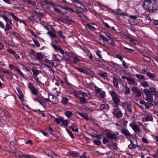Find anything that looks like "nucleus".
Masks as SVG:
<instances>
[{
	"label": "nucleus",
	"mask_w": 158,
	"mask_h": 158,
	"mask_svg": "<svg viewBox=\"0 0 158 158\" xmlns=\"http://www.w3.org/2000/svg\"><path fill=\"white\" fill-rule=\"evenodd\" d=\"M157 0H145L143 7L146 10L151 13L156 12L157 10Z\"/></svg>",
	"instance_id": "obj_1"
},
{
	"label": "nucleus",
	"mask_w": 158,
	"mask_h": 158,
	"mask_svg": "<svg viewBox=\"0 0 158 158\" xmlns=\"http://www.w3.org/2000/svg\"><path fill=\"white\" fill-rule=\"evenodd\" d=\"M109 93L112 97V100L114 103L118 106L120 102V99L116 93L113 90L110 91Z\"/></svg>",
	"instance_id": "obj_2"
},
{
	"label": "nucleus",
	"mask_w": 158,
	"mask_h": 158,
	"mask_svg": "<svg viewBox=\"0 0 158 158\" xmlns=\"http://www.w3.org/2000/svg\"><path fill=\"white\" fill-rule=\"evenodd\" d=\"M42 69L47 76H50L53 73V71L51 67L47 64H44V66L43 67Z\"/></svg>",
	"instance_id": "obj_3"
},
{
	"label": "nucleus",
	"mask_w": 158,
	"mask_h": 158,
	"mask_svg": "<svg viewBox=\"0 0 158 158\" xmlns=\"http://www.w3.org/2000/svg\"><path fill=\"white\" fill-rule=\"evenodd\" d=\"M28 87L31 90L32 93L35 95H37L38 94V91L37 89L33 85V84L30 82L28 83Z\"/></svg>",
	"instance_id": "obj_4"
},
{
	"label": "nucleus",
	"mask_w": 158,
	"mask_h": 158,
	"mask_svg": "<svg viewBox=\"0 0 158 158\" xmlns=\"http://www.w3.org/2000/svg\"><path fill=\"white\" fill-rule=\"evenodd\" d=\"M132 91L135 94L137 97H140L141 96V92L140 90L137 87H133L131 88Z\"/></svg>",
	"instance_id": "obj_5"
},
{
	"label": "nucleus",
	"mask_w": 158,
	"mask_h": 158,
	"mask_svg": "<svg viewBox=\"0 0 158 158\" xmlns=\"http://www.w3.org/2000/svg\"><path fill=\"white\" fill-rule=\"evenodd\" d=\"M149 89H144L143 90V92L147 91V90L148 91V93L151 94L152 95H156V89L153 87H150L149 88Z\"/></svg>",
	"instance_id": "obj_6"
},
{
	"label": "nucleus",
	"mask_w": 158,
	"mask_h": 158,
	"mask_svg": "<svg viewBox=\"0 0 158 158\" xmlns=\"http://www.w3.org/2000/svg\"><path fill=\"white\" fill-rule=\"evenodd\" d=\"M147 91L143 92L146 96H147V98H146V100L150 102H152L153 100V97L152 95L151 94L148 93V91L147 90Z\"/></svg>",
	"instance_id": "obj_7"
},
{
	"label": "nucleus",
	"mask_w": 158,
	"mask_h": 158,
	"mask_svg": "<svg viewBox=\"0 0 158 158\" xmlns=\"http://www.w3.org/2000/svg\"><path fill=\"white\" fill-rule=\"evenodd\" d=\"M51 45L54 49L55 51H59L62 54H64V51L59 46H57L56 44H51Z\"/></svg>",
	"instance_id": "obj_8"
},
{
	"label": "nucleus",
	"mask_w": 158,
	"mask_h": 158,
	"mask_svg": "<svg viewBox=\"0 0 158 158\" xmlns=\"http://www.w3.org/2000/svg\"><path fill=\"white\" fill-rule=\"evenodd\" d=\"M51 45L54 49L55 51H59L62 54H64V51L59 46H57L56 44H51Z\"/></svg>",
	"instance_id": "obj_9"
},
{
	"label": "nucleus",
	"mask_w": 158,
	"mask_h": 158,
	"mask_svg": "<svg viewBox=\"0 0 158 158\" xmlns=\"http://www.w3.org/2000/svg\"><path fill=\"white\" fill-rule=\"evenodd\" d=\"M37 101L42 105L43 107H44L46 105V103L44 100V98L42 96H40L37 99Z\"/></svg>",
	"instance_id": "obj_10"
},
{
	"label": "nucleus",
	"mask_w": 158,
	"mask_h": 158,
	"mask_svg": "<svg viewBox=\"0 0 158 158\" xmlns=\"http://www.w3.org/2000/svg\"><path fill=\"white\" fill-rule=\"evenodd\" d=\"M114 13L118 15L123 16H128V14L126 12H123L120 9H118L116 11L114 12Z\"/></svg>",
	"instance_id": "obj_11"
},
{
	"label": "nucleus",
	"mask_w": 158,
	"mask_h": 158,
	"mask_svg": "<svg viewBox=\"0 0 158 158\" xmlns=\"http://www.w3.org/2000/svg\"><path fill=\"white\" fill-rule=\"evenodd\" d=\"M107 137L110 139H115L116 138V135L115 134H112L109 132L106 134Z\"/></svg>",
	"instance_id": "obj_12"
},
{
	"label": "nucleus",
	"mask_w": 158,
	"mask_h": 158,
	"mask_svg": "<svg viewBox=\"0 0 158 158\" xmlns=\"http://www.w3.org/2000/svg\"><path fill=\"white\" fill-rule=\"evenodd\" d=\"M109 109V106L108 104H102L100 106V110H105L106 111H107Z\"/></svg>",
	"instance_id": "obj_13"
},
{
	"label": "nucleus",
	"mask_w": 158,
	"mask_h": 158,
	"mask_svg": "<svg viewBox=\"0 0 158 158\" xmlns=\"http://www.w3.org/2000/svg\"><path fill=\"white\" fill-rule=\"evenodd\" d=\"M78 114L81 116L82 118L85 119L86 120H89V118L88 117V115L86 113H81L79 112H77Z\"/></svg>",
	"instance_id": "obj_14"
},
{
	"label": "nucleus",
	"mask_w": 158,
	"mask_h": 158,
	"mask_svg": "<svg viewBox=\"0 0 158 158\" xmlns=\"http://www.w3.org/2000/svg\"><path fill=\"white\" fill-rule=\"evenodd\" d=\"M69 128L71 129L72 131H73L78 132L79 131L78 127L77 126V125L75 123L73 124Z\"/></svg>",
	"instance_id": "obj_15"
},
{
	"label": "nucleus",
	"mask_w": 158,
	"mask_h": 158,
	"mask_svg": "<svg viewBox=\"0 0 158 158\" xmlns=\"http://www.w3.org/2000/svg\"><path fill=\"white\" fill-rule=\"evenodd\" d=\"M1 16L5 21L6 23H9L11 24L12 21L10 18H9L7 16L4 15H2Z\"/></svg>",
	"instance_id": "obj_16"
},
{
	"label": "nucleus",
	"mask_w": 158,
	"mask_h": 158,
	"mask_svg": "<svg viewBox=\"0 0 158 158\" xmlns=\"http://www.w3.org/2000/svg\"><path fill=\"white\" fill-rule=\"evenodd\" d=\"M129 125L134 131H139L140 130L139 127L135 124H133L132 123H131Z\"/></svg>",
	"instance_id": "obj_17"
},
{
	"label": "nucleus",
	"mask_w": 158,
	"mask_h": 158,
	"mask_svg": "<svg viewBox=\"0 0 158 158\" xmlns=\"http://www.w3.org/2000/svg\"><path fill=\"white\" fill-rule=\"evenodd\" d=\"M121 132L122 134H124L125 136H130L131 134L129 132V131L127 129H123L121 131Z\"/></svg>",
	"instance_id": "obj_18"
},
{
	"label": "nucleus",
	"mask_w": 158,
	"mask_h": 158,
	"mask_svg": "<svg viewBox=\"0 0 158 158\" xmlns=\"http://www.w3.org/2000/svg\"><path fill=\"white\" fill-rule=\"evenodd\" d=\"M45 154L49 157H51L53 158H56V157L57 155V154L54 153L53 152L51 151L50 152H45Z\"/></svg>",
	"instance_id": "obj_19"
},
{
	"label": "nucleus",
	"mask_w": 158,
	"mask_h": 158,
	"mask_svg": "<svg viewBox=\"0 0 158 158\" xmlns=\"http://www.w3.org/2000/svg\"><path fill=\"white\" fill-rule=\"evenodd\" d=\"M68 154L74 157H77L80 156L79 153L75 151H69L68 152Z\"/></svg>",
	"instance_id": "obj_20"
},
{
	"label": "nucleus",
	"mask_w": 158,
	"mask_h": 158,
	"mask_svg": "<svg viewBox=\"0 0 158 158\" xmlns=\"http://www.w3.org/2000/svg\"><path fill=\"white\" fill-rule=\"evenodd\" d=\"M12 23L11 24L9 23H6V27L4 28L5 31L6 32L8 30L11 29L12 28Z\"/></svg>",
	"instance_id": "obj_21"
},
{
	"label": "nucleus",
	"mask_w": 158,
	"mask_h": 158,
	"mask_svg": "<svg viewBox=\"0 0 158 158\" xmlns=\"http://www.w3.org/2000/svg\"><path fill=\"white\" fill-rule=\"evenodd\" d=\"M86 26L89 28L92 29L93 30H96V27H97V25L94 24H90L87 23L86 24Z\"/></svg>",
	"instance_id": "obj_22"
},
{
	"label": "nucleus",
	"mask_w": 158,
	"mask_h": 158,
	"mask_svg": "<svg viewBox=\"0 0 158 158\" xmlns=\"http://www.w3.org/2000/svg\"><path fill=\"white\" fill-rule=\"evenodd\" d=\"M79 99L80 103L81 104H84L86 102L88 103L86 98L84 97H79Z\"/></svg>",
	"instance_id": "obj_23"
},
{
	"label": "nucleus",
	"mask_w": 158,
	"mask_h": 158,
	"mask_svg": "<svg viewBox=\"0 0 158 158\" xmlns=\"http://www.w3.org/2000/svg\"><path fill=\"white\" fill-rule=\"evenodd\" d=\"M60 64V61L57 60H52V65L55 67H56L59 66Z\"/></svg>",
	"instance_id": "obj_24"
},
{
	"label": "nucleus",
	"mask_w": 158,
	"mask_h": 158,
	"mask_svg": "<svg viewBox=\"0 0 158 158\" xmlns=\"http://www.w3.org/2000/svg\"><path fill=\"white\" fill-rule=\"evenodd\" d=\"M123 113L120 111H117L115 114H114V115L117 118H119L122 117L123 116Z\"/></svg>",
	"instance_id": "obj_25"
},
{
	"label": "nucleus",
	"mask_w": 158,
	"mask_h": 158,
	"mask_svg": "<svg viewBox=\"0 0 158 158\" xmlns=\"http://www.w3.org/2000/svg\"><path fill=\"white\" fill-rule=\"evenodd\" d=\"M63 9L64 10H68L69 11V12L70 13H71L72 12L75 13L76 12L72 8L67 6L64 7L63 8Z\"/></svg>",
	"instance_id": "obj_26"
},
{
	"label": "nucleus",
	"mask_w": 158,
	"mask_h": 158,
	"mask_svg": "<svg viewBox=\"0 0 158 158\" xmlns=\"http://www.w3.org/2000/svg\"><path fill=\"white\" fill-rule=\"evenodd\" d=\"M47 34L49 35L52 38H57V36L55 33H53L51 31H49L47 32Z\"/></svg>",
	"instance_id": "obj_27"
},
{
	"label": "nucleus",
	"mask_w": 158,
	"mask_h": 158,
	"mask_svg": "<svg viewBox=\"0 0 158 158\" xmlns=\"http://www.w3.org/2000/svg\"><path fill=\"white\" fill-rule=\"evenodd\" d=\"M113 83L115 87H118V83L117 80L115 77H113Z\"/></svg>",
	"instance_id": "obj_28"
},
{
	"label": "nucleus",
	"mask_w": 158,
	"mask_h": 158,
	"mask_svg": "<svg viewBox=\"0 0 158 158\" xmlns=\"http://www.w3.org/2000/svg\"><path fill=\"white\" fill-rule=\"evenodd\" d=\"M53 57L55 58V60L59 61H60L62 60V58L58 54H54Z\"/></svg>",
	"instance_id": "obj_29"
},
{
	"label": "nucleus",
	"mask_w": 158,
	"mask_h": 158,
	"mask_svg": "<svg viewBox=\"0 0 158 158\" xmlns=\"http://www.w3.org/2000/svg\"><path fill=\"white\" fill-rule=\"evenodd\" d=\"M75 6L78 8L81 9H85V7L82 4L81 2L80 3H78V4H77V3L76 4H75Z\"/></svg>",
	"instance_id": "obj_30"
},
{
	"label": "nucleus",
	"mask_w": 158,
	"mask_h": 158,
	"mask_svg": "<svg viewBox=\"0 0 158 158\" xmlns=\"http://www.w3.org/2000/svg\"><path fill=\"white\" fill-rule=\"evenodd\" d=\"M36 57L39 60H40L43 58V55L41 52L36 53L35 55Z\"/></svg>",
	"instance_id": "obj_31"
},
{
	"label": "nucleus",
	"mask_w": 158,
	"mask_h": 158,
	"mask_svg": "<svg viewBox=\"0 0 158 158\" xmlns=\"http://www.w3.org/2000/svg\"><path fill=\"white\" fill-rule=\"evenodd\" d=\"M128 81L129 84H130L134 85L135 83V80L133 78L131 77H129V79L128 80Z\"/></svg>",
	"instance_id": "obj_32"
},
{
	"label": "nucleus",
	"mask_w": 158,
	"mask_h": 158,
	"mask_svg": "<svg viewBox=\"0 0 158 158\" xmlns=\"http://www.w3.org/2000/svg\"><path fill=\"white\" fill-rule=\"evenodd\" d=\"M91 136L93 138H96L98 139H101L102 137V135H99L95 134H94L91 135Z\"/></svg>",
	"instance_id": "obj_33"
},
{
	"label": "nucleus",
	"mask_w": 158,
	"mask_h": 158,
	"mask_svg": "<svg viewBox=\"0 0 158 158\" xmlns=\"http://www.w3.org/2000/svg\"><path fill=\"white\" fill-rule=\"evenodd\" d=\"M15 155L17 156L20 158H23V157H24V155L22 152H16Z\"/></svg>",
	"instance_id": "obj_34"
},
{
	"label": "nucleus",
	"mask_w": 158,
	"mask_h": 158,
	"mask_svg": "<svg viewBox=\"0 0 158 158\" xmlns=\"http://www.w3.org/2000/svg\"><path fill=\"white\" fill-rule=\"evenodd\" d=\"M77 69L81 73H83L85 74H87V72L85 71L81 67L77 68Z\"/></svg>",
	"instance_id": "obj_35"
},
{
	"label": "nucleus",
	"mask_w": 158,
	"mask_h": 158,
	"mask_svg": "<svg viewBox=\"0 0 158 158\" xmlns=\"http://www.w3.org/2000/svg\"><path fill=\"white\" fill-rule=\"evenodd\" d=\"M63 33V31H60L57 32V34L58 35L61 37L62 39H64L65 38V36L62 33Z\"/></svg>",
	"instance_id": "obj_36"
},
{
	"label": "nucleus",
	"mask_w": 158,
	"mask_h": 158,
	"mask_svg": "<svg viewBox=\"0 0 158 158\" xmlns=\"http://www.w3.org/2000/svg\"><path fill=\"white\" fill-rule=\"evenodd\" d=\"M65 115L68 118L70 117L73 114L72 112L70 111H67L65 113Z\"/></svg>",
	"instance_id": "obj_37"
},
{
	"label": "nucleus",
	"mask_w": 158,
	"mask_h": 158,
	"mask_svg": "<svg viewBox=\"0 0 158 158\" xmlns=\"http://www.w3.org/2000/svg\"><path fill=\"white\" fill-rule=\"evenodd\" d=\"M129 41L134 45H136L138 43L137 41L136 40L132 39L131 38H130Z\"/></svg>",
	"instance_id": "obj_38"
},
{
	"label": "nucleus",
	"mask_w": 158,
	"mask_h": 158,
	"mask_svg": "<svg viewBox=\"0 0 158 158\" xmlns=\"http://www.w3.org/2000/svg\"><path fill=\"white\" fill-rule=\"evenodd\" d=\"M125 94H129L130 92V88L127 86V85H125Z\"/></svg>",
	"instance_id": "obj_39"
},
{
	"label": "nucleus",
	"mask_w": 158,
	"mask_h": 158,
	"mask_svg": "<svg viewBox=\"0 0 158 158\" xmlns=\"http://www.w3.org/2000/svg\"><path fill=\"white\" fill-rule=\"evenodd\" d=\"M131 143L128 145V148L130 149H132L133 148H136V146L135 144L133 143L132 141H131Z\"/></svg>",
	"instance_id": "obj_40"
},
{
	"label": "nucleus",
	"mask_w": 158,
	"mask_h": 158,
	"mask_svg": "<svg viewBox=\"0 0 158 158\" xmlns=\"http://www.w3.org/2000/svg\"><path fill=\"white\" fill-rule=\"evenodd\" d=\"M145 119L146 121H152L153 119V118L151 115H148L145 117Z\"/></svg>",
	"instance_id": "obj_41"
},
{
	"label": "nucleus",
	"mask_w": 158,
	"mask_h": 158,
	"mask_svg": "<svg viewBox=\"0 0 158 158\" xmlns=\"http://www.w3.org/2000/svg\"><path fill=\"white\" fill-rule=\"evenodd\" d=\"M32 71L33 72V74L34 77H36L39 73V71L37 70H35V69H32Z\"/></svg>",
	"instance_id": "obj_42"
},
{
	"label": "nucleus",
	"mask_w": 158,
	"mask_h": 158,
	"mask_svg": "<svg viewBox=\"0 0 158 158\" xmlns=\"http://www.w3.org/2000/svg\"><path fill=\"white\" fill-rule=\"evenodd\" d=\"M136 77L139 79L143 80L144 79V77L143 75L137 74L135 75Z\"/></svg>",
	"instance_id": "obj_43"
},
{
	"label": "nucleus",
	"mask_w": 158,
	"mask_h": 158,
	"mask_svg": "<svg viewBox=\"0 0 158 158\" xmlns=\"http://www.w3.org/2000/svg\"><path fill=\"white\" fill-rule=\"evenodd\" d=\"M69 99L66 97H63L62 100L61 102L63 103L66 104L68 102Z\"/></svg>",
	"instance_id": "obj_44"
},
{
	"label": "nucleus",
	"mask_w": 158,
	"mask_h": 158,
	"mask_svg": "<svg viewBox=\"0 0 158 158\" xmlns=\"http://www.w3.org/2000/svg\"><path fill=\"white\" fill-rule=\"evenodd\" d=\"M147 76L149 78H153L155 77L154 74L149 72H148L147 73Z\"/></svg>",
	"instance_id": "obj_45"
},
{
	"label": "nucleus",
	"mask_w": 158,
	"mask_h": 158,
	"mask_svg": "<svg viewBox=\"0 0 158 158\" xmlns=\"http://www.w3.org/2000/svg\"><path fill=\"white\" fill-rule=\"evenodd\" d=\"M66 130L67 132L68 133L69 135H70V137L73 139L74 138V136L72 134V132L70 131L69 130L67 129H66Z\"/></svg>",
	"instance_id": "obj_46"
},
{
	"label": "nucleus",
	"mask_w": 158,
	"mask_h": 158,
	"mask_svg": "<svg viewBox=\"0 0 158 158\" xmlns=\"http://www.w3.org/2000/svg\"><path fill=\"white\" fill-rule=\"evenodd\" d=\"M130 17H131V19H129V21L130 22H134V20H135L136 18L137 17L135 16H132V15H130Z\"/></svg>",
	"instance_id": "obj_47"
},
{
	"label": "nucleus",
	"mask_w": 158,
	"mask_h": 158,
	"mask_svg": "<svg viewBox=\"0 0 158 158\" xmlns=\"http://www.w3.org/2000/svg\"><path fill=\"white\" fill-rule=\"evenodd\" d=\"M55 121L57 124H60V122H62V118H55Z\"/></svg>",
	"instance_id": "obj_48"
},
{
	"label": "nucleus",
	"mask_w": 158,
	"mask_h": 158,
	"mask_svg": "<svg viewBox=\"0 0 158 158\" xmlns=\"http://www.w3.org/2000/svg\"><path fill=\"white\" fill-rule=\"evenodd\" d=\"M101 38V39L103 40L104 41H108L109 40L107 38L105 37H104L103 35H101L99 36Z\"/></svg>",
	"instance_id": "obj_49"
},
{
	"label": "nucleus",
	"mask_w": 158,
	"mask_h": 158,
	"mask_svg": "<svg viewBox=\"0 0 158 158\" xmlns=\"http://www.w3.org/2000/svg\"><path fill=\"white\" fill-rule=\"evenodd\" d=\"M141 85L144 87H147L148 86V84L146 81H144L141 83Z\"/></svg>",
	"instance_id": "obj_50"
},
{
	"label": "nucleus",
	"mask_w": 158,
	"mask_h": 158,
	"mask_svg": "<svg viewBox=\"0 0 158 158\" xmlns=\"http://www.w3.org/2000/svg\"><path fill=\"white\" fill-rule=\"evenodd\" d=\"M98 75H100V76L103 77H107V73L106 72H104L102 73H99Z\"/></svg>",
	"instance_id": "obj_51"
},
{
	"label": "nucleus",
	"mask_w": 158,
	"mask_h": 158,
	"mask_svg": "<svg viewBox=\"0 0 158 158\" xmlns=\"http://www.w3.org/2000/svg\"><path fill=\"white\" fill-rule=\"evenodd\" d=\"M127 110L129 113H131L132 112V106L130 104H128L127 106Z\"/></svg>",
	"instance_id": "obj_52"
},
{
	"label": "nucleus",
	"mask_w": 158,
	"mask_h": 158,
	"mask_svg": "<svg viewBox=\"0 0 158 158\" xmlns=\"http://www.w3.org/2000/svg\"><path fill=\"white\" fill-rule=\"evenodd\" d=\"M145 57L144 60L147 62H148L151 61V59L149 56L146 55H143Z\"/></svg>",
	"instance_id": "obj_53"
},
{
	"label": "nucleus",
	"mask_w": 158,
	"mask_h": 158,
	"mask_svg": "<svg viewBox=\"0 0 158 158\" xmlns=\"http://www.w3.org/2000/svg\"><path fill=\"white\" fill-rule=\"evenodd\" d=\"M4 73L9 74L11 73L10 71L9 70H7L6 69L2 70L1 71Z\"/></svg>",
	"instance_id": "obj_54"
},
{
	"label": "nucleus",
	"mask_w": 158,
	"mask_h": 158,
	"mask_svg": "<svg viewBox=\"0 0 158 158\" xmlns=\"http://www.w3.org/2000/svg\"><path fill=\"white\" fill-rule=\"evenodd\" d=\"M100 96L102 98H104L106 96V93H105V91L101 92L100 94Z\"/></svg>",
	"instance_id": "obj_55"
},
{
	"label": "nucleus",
	"mask_w": 158,
	"mask_h": 158,
	"mask_svg": "<svg viewBox=\"0 0 158 158\" xmlns=\"http://www.w3.org/2000/svg\"><path fill=\"white\" fill-rule=\"evenodd\" d=\"M11 16L17 21H19V19L14 14H11Z\"/></svg>",
	"instance_id": "obj_56"
},
{
	"label": "nucleus",
	"mask_w": 158,
	"mask_h": 158,
	"mask_svg": "<svg viewBox=\"0 0 158 158\" xmlns=\"http://www.w3.org/2000/svg\"><path fill=\"white\" fill-rule=\"evenodd\" d=\"M80 61V59L77 56H76L74 59V63L75 64H77L78 62Z\"/></svg>",
	"instance_id": "obj_57"
},
{
	"label": "nucleus",
	"mask_w": 158,
	"mask_h": 158,
	"mask_svg": "<svg viewBox=\"0 0 158 158\" xmlns=\"http://www.w3.org/2000/svg\"><path fill=\"white\" fill-rule=\"evenodd\" d=\"M80 95H81L82 96L84 97H87L88 96V94L85 92H81L80 93Z\"/></svg>",
	"instance_id": "obj_58"
},
{
	"label": "nucleus",
	"mask_w": 158,
	"mask_h": 158,
	"mask_svg": "<svg viewBox=\"0 0 158 158\" xmlns=\"http://www.w3.org/2000/svg\"><path fill=\"white\" fill-rule=\"evenodd\" d=\"M33 42L35 43V45L38 47H40V44L37 40H35L34 39L33 40Z\"/></svg>",
	"instance_id": "obj_59"
},
{
	"label": "nucleus",
	"mask_w": 158,
	"mask_h": 158,
	"mask_svg": "<svg viewBox=\"0 0 158 158\" xmlns=\"http://www.w3.org/2000/svg\"><path fill=\"white\" fill-rule=\"evenodd\" d=\"M27 2L29 4H31L33 6H35L36 5V2L35 1H32L31 0H28L27 1Z\"/></svg>",
	"instance_id": "obj_60"
},
{
	"label": "nucleus",
	"mask_w": 158,
	"mask_h": 158,
	"mask_svg": "<svg viewBox=\"0 0 158 158\" xmlns=\"http://www.w3.org/2000/svg\"><path fill=\"white\" fill-rule=\"evenodd\" d=\"M94 143L97 145H99L101 144V142L99 140H94Z\"/></svg>",
	"instance_id": "obj_61"
},
{
	"label": "nucleus",
	"mask_w": 158,
	"mask_h": 158,
	"mask_svg": "<svg viewBox=\"0 0 158 158\" xmlns=\"http://www.w3.org/2000/svg\"><path fill=\"white\" fill-rule=\"evenodd\" d=\"M151 22L153 23L154 24L157 25L158 28V20H152L151 21Z\"/></svg>",
	"instance_id": "obj_62"
},
{
	"label": "nucleus",
	"mask_w": 158,
	"mask_h": 158,
	"mask_svg": "<svg viewBox=\"0 0 158 158\" xmlns=\"http://www.w3.org/2000/svg\"><path fill=\"white\" fill-rule=\"evenodd\" d=\"M62 124L66 126L68 124V121L67 120H64L62 118Z\"/></svg>",
	"instance_id": "obj_63"
},
{
	"label": "nucleus",
	"mask_w": 158,
	"mask_h": 158,
	"mask_svg": "<svg viewBox=\"0 0 158 158\" xmlns=\"http://www.w3.org/2000/svg\"><path fill=\"white\" fill-rule=\"evenodd\" d=\"M144 105L145 108L148 109L150 107V104L149 103L146 102V104H145Z\"/></svg>",
	"instance_id": "obj_64"
}]
</instances>
